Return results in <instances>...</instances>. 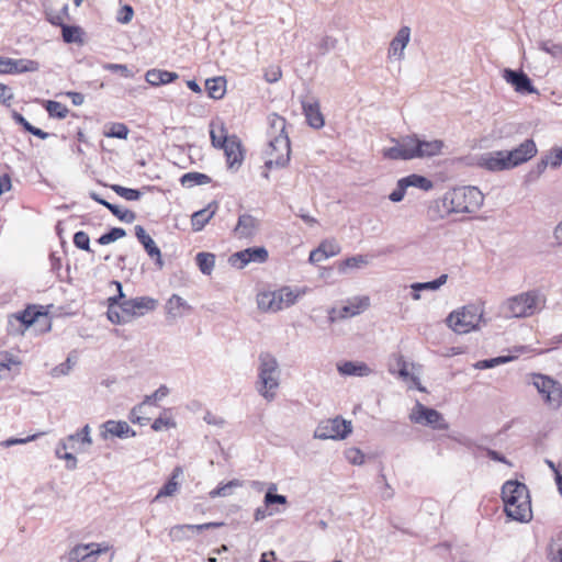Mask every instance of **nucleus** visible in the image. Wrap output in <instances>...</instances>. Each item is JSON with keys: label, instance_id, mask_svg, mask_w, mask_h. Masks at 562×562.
<instances>
[{"label": "nucleus", "instance_id": "f257e3e1", "mask_svg": "<svg viewBox=\"0 0 562 562\" xmlns=\"http://www.w3.org/2000/svg\"><path fill=\"white\" fill-rule=\"evenodd\" d=\"M484 195L476 187L456 188L445 193L435 201L432 209H436L440 217L451 213H473L483 204Z\"/></svg>", "mask_w": 562, "mask_h": 562}, {"label": "nucleus", "instance_id": "f03ea898", "mask_svg": "<svg viewBox=\"0 0 562 562\" xmlns=\"http://www.w3.org/2000/svg\"><path fill=\"white\" fill-rule=\"evenodd\" d=\"M502 498L508 517L517 521L531 518V504L528 488L518 481H507L502 487Z\"/></svg>", "mask_w": 562, "mask_h": 562}, {"label": "nucleus", "instance_id": "7ed1b4c3", "mask_svg": "<svg viewBox=\"0 0 562 562\" xmlns=\"http://www.w3.org/2000/svg\"><path fill=\"white\" fill-rule=\"evenodd\" d=\"M257 371L256 390L267 402H272L277 397L281 376L277 358L268 351L260 352Z\"/></svg>", "mask_w": 562, "mask_h": 562}, {"label": "nucleus", "instance_id": "20e7f679", "mask_svg": "<svg viewBox=\"0 0 562 562\" xmlns=\"http://www.w3.org/2000/svg\"><path fill=\"white\" fill-rule=\"evenodd\" d=\"M544 305V295L539 290H529L508 297L502 308L508 318H527L541 312Z\"/></svg>", "mask_w": 562, "mask_h": 562}, {"label": "nucleus", "instance_id": "39448f33", "mask_svg": "<svg viewBox=\"0 0 562 562\" xmlns=\"http://www.w3.org/2000/svg\"><path fill=\"white\" fill-rule=\"evenodd\" d=\"M305 290L282 286L276 291H263L257 294V306L261 312L277 313L296 303Z\"/></svg>", "mask_w": 562, "mask_h": 562}, {"label": "nucleus", "instance_id": "423d86ee", "mask_svg": "<svg viewBox=\"0 0 562 562\" xmlns=\"http://www.w3.org/2000/svg\"><path fill=\"white\" fill-rule=\"evenodd\" d=\"M484 310L479 304H468L452 311L446 322L448 327L456 334H468L480 328L483 321Z\"/></svg>", "mask_w": 562, "mask_h": 562}, {"label": "nucleus", "instance_id": "0eeeda50", "mask_svg": "<svg viewBox=\"0 0 562 562\" xmlns=\"http://www.w3.org/2000/svg\"><path fill=\"white\" fill-rule=\"evenodd\" d=\"M290 139L288 134L274 135L269 138L268 147L265 150V166L268 169L273 167L283 168L290 161Z\"/></svg>", "mask_w": 562, "mask_h": 562}, {"label": "nucleus", "instance_id": "6e6552de", "mask_svg": "<svg viewBox=\"0 0 562 562\" xmlns=\"http://www.w3.org/2000/svg\"><path fill=\"white\" fill-rule=\"evenodd\" d=\"M531 383L550 408L558 409L562 405V386L558 381L541 373H532Z\"/></svg>", "mask_w": 562, "mask_h": 562}, {"label": "nucleus", "instance_id": "1a4fd4ad", "mask_svg": "<svg viewBox=\"0 0 562 562\" xmlns=\"http://www.w3.org/2000/svg\"><path fill=\"white\" fill-rule=\"evenodd\" d=\"M111 548L106 542L76 544L61 558V562H97L98 558Z\"/></svg>", "mask_w": 562, "mask_h": 562}, {"label": "nucleus", "instance_id": "9d476101", "mask_svg": "<svg viewBox=\"0 0 562 562\" xmlns=\"http://www.w3.org/2000/svg\"><path fill=\"white\" fill-rule=\"evenodd\" d=\"M352 431L351 422L335 417L318 424L314 437L317 439H345Z\"/></svg>", "mask_w": 562, "mask_h": 562}, {"label": "nucleus", "instance_id": "9b49d317", "mask_svg": "<svg viewBox=\"0 0 562 562\" xmlns=\"http://www.w3.org/2000/svg\"><path fill=\"white\" fill-rule=\"evenodd\" d=\"M369 306V296L362 295L349 297L340 308L331 307L328 311V321L333 324L338 321L355 317L367 311Z\"/></svg>", "mask_w": 562, "mask_h": 562}, {"label": "nucleus", "instance_id": "f8f14e48", "mask_svg": "<svg viewBox=\"0 0 562 562\" xmlns=\"http://www.w3.org/2000/svg\"><path fill=\"white\" fill-rule=\"evenodd\" d=\"M409 419L414 424L430 426L434 429L446 430L449 427L441 413L423 405L420 402H416L412 408Z\"/></svg>", "mask_w": 562, "mask_h": 562}, {"label": "nucleus", "instance_id": "ddd939ff", "mask_svg": "<svg viewBox=\"0 0 562 562\" xmlns=\"http://www.w3.org/2000/svg\"><path fill=\"white\" fill-rule=\"evenodd\" d=\"M269 252L263 246L249 247L236 251L228 257V263L236 269H244L249 263H263L268 260Z\"/></svg>", "mask_w": 562, "mask_h": 562}, {"label": "nucleus", "instance_id": "4468645a", "mask_svg": "<svg viewBox=\"0 0 562 562\" xmlns=\"http://www.w3.org/2000/svg\"><path fill=\"white\" fill-rule=\"evenodd\" d=\"M391 142L394 144L393 146L382 149V155L384 158L391 160L415 159L413 135H407L400 139L392 138Z\"/></svg>", "mask_w": 562, "mask_h": 562}, {"label": "nucleus", "instance_id": "2eb2a0df", "mask_svg": "<svg viewBox=\"0 0 562 562\" xmlns=\"http://www.w3.org/2000/svg\"><path fill=\"white\" fill-rule=\"evenodd\" d=\"M510 169L527 162L537 155V146L532 139H525L512 150H504Z\"/></svg>", "mask_w": 562, "mask_h": 562}, {"label": "nucleus", "instance_id": "dca6fc26", "mask_svg": "<svg viewBox=\"0 0 562 562\" xmlns=\"http://www.w3.org/2000/svg\"><path fill=\"white\" fill-rule=\"evenodd\" d=\"M99 429V436L103 440H108L114 437L120 439H126L136 436L135 430L132 429L128 426V424L124 420H106L100 425Z\"/></svg>", "mask_w": 562, "mask_h": 562}, {"label": "nucleus", "instance_id": "f3484780", "mask_svg": "<svg viewBox=\"0 0 562 562\" xmlns=\"http://www.w3.org/2000/svg\"><path fill=\"white\" fill-rule=\"evenodd\" d=\"M157 300L149 296H139L131 300H125L119 307L125 311L131 318L143 316L146 312L154 311L157 307Z\"/></svg>", "mask_w": 562, "mask_h": 562}, {"label": "nucleus", "instance_id": "a211bd4d", "mask_svg": "<svg viewBox=\"0 0 562 562\" xmlns=\"http://www.w3.org/2000/svg\"><path fill=\"white\" fill-rule=\"evenodd\" d=\"M504 150L484 153L476 159V165L488 171L497 172L509 170V164Z\"/></svg>", "mask_w": 562, "mask_h": 562}, {"label": "nucleus", "instance_id": "6ab92c4d", "mask_svg": "<svg viewBox=\"0 0 562 562\" xmlns=\"http://www.w3.org/2000/svg\"><path fill=\"white\" fill-rule=\"evenodd\" d=\"M40 69V64L36 60L20 58L0 57V74H23L34 72Z\"/></svg>", "mask_w": 562, "mask_h": 562}, {"label": "nucleus", "instance_id": "aec40b11", "mask_svg": "<svg viewBox=\"0 0 562 562\" xmlns=\"http://www.w3.org/2000/svg\"><path fill=\"white\" fill-rule=\"evenodd\" d=\"M260 228V221L249 213H243L238 216L237 224L234 227V235L238 239H252Z\"/></svg>", "mask_w": 562, "mask_h": 562}, {"label": "nucleus", "instance_id": "412c9836", "mask_svg": "<svg viewBox=\"0 0 562 562\" xmlns=\"http://www.w3.org/2000/svg\"><path fill=\"white\" fill-rule=\"evenodd\" d=\"M503 78L512 85L518 93H538L529 77L519 70L506 68L503 70Z\"/></svg>", "mask_w": 562, "mask_h": 562}, {"label": "nucleus", "instance_id": "4be33fe9", "mask_svg": "<svg viewBox=\"0 0 562 562\" xmlns=\"http://www.w3.org/2000/svg\"><path fill=\"white\" fill-rule=\"evenodd\" d=\"M411 40V29L408 26H402L394 38L390 43L387 57L396 60H403L405 57V48Z\"/></svg>", "mask_w": 562, "mask_h": 562}, {"label": "nucleus", "instance_id": "5701e85b", "mask_svg": "<svg viewBox=\"0 0 562 562\" xmlns=\"http://www.w3.org/2000/svg\"><path fill=\"white\" fill-rule=\"evenodd\" d=\"M414 136V156L415 158H430L441 153L443 142L440 139L424 140Z\"/></svg>", "mask_w": 562, "mask_h": 562}, {"label": "nucleus", "instance_id": "b1692460", "mask_svg": "<svg viewBox=\"0 0 562 562\" xmlns=\"http://www.w3.org/2000/svg\"><path fill=\"white\" fill-rule=\"evenodd\" d=\"M166 315L170 319H178L192 311V306L180 295L172 294L165 306Z\"/></svg>", "mask_w": 562, "mask_h": 562}, {"label": "nucleus", "instance_id": "393cba45", "mask_svg": "<svg viewBox=\"0 0 562 562\" xmlns=\"http://www.w3.org/2000/svg\"><path fill=\"white\" fill-rule=\"evenodd\" d=\"M113 283L117 288L119 295L109 299L108 318L113 324H126L132 319L131 316L125 311H122L120 307L116 308L114 306L115 304H117L119 300L124 297L122 284L119 281H114Z\"/></svg>", "mask_w": 562, "mask_h": 562}, {"label": "nucleus", "instance_id": "a878e982", "mask_svg": "<svg viewBox=\"0 0 562 562\" xmlns=\"http://www.w3.org/2000/svg\"><path fill=\"white\" fill-rule=\"evenodd\" d=\"M135 235L139 243L144 246L147 255L150 258H155L157 266L162 268L164 261L161 259L160 249L157 247L154 239L146 233L144 227L140 225L135 226Z\"/></svg>", "mask_w": 562, "mask_h": 562}, {"label": "nucleus", "instance_id": "bb28decb", "mask_svg": "<svg viewBox=\"0 0 562 562\" xmlns=\"http://www.w3.org/2000/svg\"><path fill=\"white\" fill-rule=\"evenodd\" d=\"M218 210V203L213 201L204 209L196 211L191 216V225L194 232L202 231L205 225L212 220Z\"/></svg>", "mask_w": 562, "mask_h": 562}, {"label": "nucleus", "instance_id": "cd10ccee", "mask_svg": "<svg viewBox=\"0 0 562 562\" xmlns=\"http://www.w3.org/2000/svg\"><path fill=\"white\" fill-rule=\"evenodd\" d=\"M226 156L228 168L233 169L240 166L243 161L241 145L237 136H231V140L221 147Z\"/></svg>", "mask_w": 562, "mask_h": 562}, {"label": "nucleus", "instance_id": "c85d7f7f", "mask_svg": "<svg viewBox=\"0 0 562 562\" xmlns=\"http://www.w3.org/2000/svg\"><path fill=\"white\" fill-rule=\"evenodd\" d=\"M337 371L345 376H369L373 370L362 361H345L337 364Z\"/></svg>", "mask_w": 562, "mask_h": 562}, {"label": "nucleus", "instance_id": "c756f323", "mask_svg": "<svg viewBox=\"0 0 562 562\" xmlns=\"http://www.w3.org/2000/svg\"><path fill=\"white\" fill-rule=\"evenodd\" d=\"M21 361L5 352L0 360V380H12L20 374Z\"/></svg>", "mask_w": 562, "mask_h": 562}, {"label": "nucleus", "instance_id": "7c9ffc66", "mask_svg": "<svg viewBox=\"0 0 562 562\" xmlns=\"http://www.w3.org/2000/svg\"><path fill=\"white\" fill-rule=\"evenodd\" d=\"M61 441H66L70 449H76L75 443H79L78 451H86V448L92 445L91 428L87 424L75 434L68 435Z\"/></svg>", "mask_w": 562, "mask_h": 562}, {"label": "nucleus", "instance_id": "2f4dec72", "mask_svg": "<svg viewBox=\"0 0 562 562\" xmlns=\"http://www.w3.org/2000/svg\"><path fill=\"white\" fill-rule=\"evenodd\" d=\"M370 263L369 256L367 255H356L346 258L345 260L338 262V272L340 274H347L350 271L359 270L366 268Z\"/></svg>", "mask_w": 562, "mask_h": 562}, {"label": "nucleus", "instance_id": "473e14b6", "mask_svg": "<svg viewBox=\"0 0 562 562\" xmlns=\"http://www.w3.org/2000/svg\"><path fill=\"white\" fill-rule=\"evenodd\" d=\"M183 474V470L181 467H176L172 470L170 479L167 483L159 490L154 501H158L161 497L173 496L179 490V480Z\"/></svg>", "mask_w": 562, "mask_h": 562}, {"label": "nucleus", "instance_id": "72a5a7b5", "mask_svg": "<svg viewBox=\"0 0 562 562\" xmlns=\"http://www.w3.org/2000/svg\"><path fill=\"white\" fill-rule=\"evenodd\" d=\"M527 350H528V348L526 346H519L514 349L515 355L501 356V357H496V358H492V359L481 360V361H477L474 364V367L480 370L494 368L496 366L504 364V363H507L509 361L517 359L519 355L526 352Z\"/></svg>", "mask_w": 562, "mask_h": 562}, {"label": "nucleus", "instance_id": "f704fd0d", "mask_svg": "<svg viewBox=\"0 0 562 562\" xmlns=\"http://www.w3.org/2000/svg\"><path fill=\"white\" fill-rule=\"evenodd\" d=\"M210 136H211V143L215 148H221L227 142L231 140V136L227 135V130L225 127V124L220 120L211 122Z\"/></svg>", "mask_w": 562, "mask_h": 562}, {"label": "nucleus", "instance_id": "c9c22d12", "mask_svg": "<svg viewBox=\"0 0 562 562\" xmlns=\"http://www.w3.org/2000/svg\"><path fill=\"white\" fill-rule=\"evenodd\" d=\"M178 78V74L160 69H150L146 72L145 79L150 86L170 83Z\"/></svg>", "mask_w": 562, "mask_h": 562}, {"label": "nucleus", "instance_id": "e433bc0d", "mask_svg": "<svg viewBox=\"0 0 562 562\" xmlns=\"http://www.w3.org/2000/svg\"><path fill=\"white\" fill-rule=\"evenodd\" d=\"M303 111L310 126L321 128L324 126V117L319 111L318 103H303Z\"/></svg>", "mask_w": 562, "mask_h": 562}, {"label": "nucleus", "instance_id": "4c0bfd02", "mask_svg": "<svg viewBox=\"0 0 562 562\" xmlns=\"http://www.w3.org/2000/svg\"><path fill=\"white\" fill-rule=\"evenodd\" d=\"M205 89L210 98L220 100L226 92V80L223 77H215L205 81Z\"/></svg>", "mask_w": 562, "mask_h": 562}, {"label": "nucleus", "instance_id": "58836bf2", "mask_svg": "<svg viewBox=\"0 0 562 562\" xmlns=\"http://www.w3.org/2000/svg\"><path fill=\"white\" fill-rule=\"evenodd\" d=\"M401 181L406 187V189L414 187V188H418L424 191H429L434 187V183L431 180H429L428 178H426L424 176L416 175V173L403 177V178H401Z\"/></svg>", "mask_w": 562, "mask_h": 562}, {"label": "nucleus", "instance_id": "ea45409f", "mask_svg": "<svg viewBox=\"0 0 562 562\" xmlns=\"http://www.w3.org/2000/svg\"><path fill=\"white\" fill-rule=\"evenodd\" d=\"M195 262L203 274L210 276L215 267V255L204 251L198 252L195 256Z\"/></svg>", "mask_w": 562, "mask_h": 562}, {"label": "nucleus", "instance_id": "a19ab883", "mask_svg": "<svg viewBox=\"0 0 562 562\" xmlns=\"http://www.w3.org/2000/svg\"><path fill=\"white\" fill-rule=\"evenodd\" d=\"M42 314L40 312H34L30 307L13 314V324L18 323L20 327H23L24 330L27 329L31 325H33L38 316Z\"/></svg>", "mask_w": 562, "mask_h": 562}, {"label": "nucleus", "instance_id": "79ce46f5", "mask_svg": "<svg viewBox=\"0 0 562 562\" xmlns=\"http://www.w3.org/2000/svg\"><path fill=\"white\" fill-rule=\"evenodd\" d=\"M180 182L183 187L192 188L194 186L210 183L211 178L207 175L201 172H188L181 177Z\"/></svg>", "mask_w": 562, "mask_h": 562}, {"label": "nucleus", "instance_id": "37998d69", "mask_svg": "<svg viewBox=\"0 0 562 562\" xmlns=\"http://www.w3.org/2000/svg\"><path fill=\"white\" fill-rule=\"evenodd\" d=\"M268 122H269V130H268L269 138H272V136H274V135L286 134V132H285L286 121L284 117L280 116L276 113H272L268 116Z\"/></svg>", "mask_w": 562, "mask_h": 562}, {"label": "nucleus", "instance_id": "c03bdc74", "mask_svg": "<svg viewBox=\"0 0 562 562\" xmlns=\"http://www.w3.org/2000/svg\"><path fill=\"white\" fill-rule=\"evenodd\" d=\"M548 557L551 562H562V531L552 538L548 548Z\"/></svg>", "mask_w": 562, "mask_h": 562}, {"label": "nucleus", "instance_id": "a18cd8bd", "mask_svg": "<svg viewBox=\"0 0 562 562\" xmlns=\"http://www.w3.org/2000/svg\"><path fill=\"white\" fill-rule=\"evenodd\" d=\"M130 130L124 123H111L103 132L105 137L126 139Z\"/></svg>", "mask_w": 562, "mask_h": 562}, {"label": "nucleus", "instance_id": "49530a36", "mask_svg": "<svg viewBox=\"0 0 562 562\" xmlns=\"http://www.w3.org/2000/svg\"><path fill=\"white\" fill-rule=\"evenodd\" d=\"M448 276L441 274L439 278L428 282H416L411 285L413 291H437L447 282Z\"/></svg>", "mask_w": 562, "mask_h": 562}, {"label": "nucleus", "instance_id": "de8ad7c7", "mask_svg": "<svg viewBox=\"0 0 562 562\" xmlns=\"http://www.w3.org/2000/svg\"><path fill=\"white\" fill-rule=\"evenodd\" d=\"M60 447L64 450L70 449L69 445L66 441H59L56 447V450H55L56 457L58 459H63V460L67 461V464H66L67 469L75 470L77 468V458L72 453L67 452V451H65L64 453H60Z\"/></svg>", "mask_w": 562, "mask_h": 562}, {"label": "nucleus", "instance_id": "09e8293b", "mask_svg": "<svg viewBox=\"0 0 562 562\" xmlns=\"http://www.w3.org/2000/svg\"><path fill=\"white\" fill-rule=\"evenodd\" d=\"M241 485L243 484L239 480H232L228 483L220 485L216 488L212 490L210 492V496L212 498L228 496L233 493V488L240 487Z\"/></svg>", "mask_w": 562, "mask_h": 562}, {"label": "nucleus", "instance_id": "8fccbe9b", "mask_svg": "<svg viewBox=\"0 0 562 562\" xmlns=\"http://www.w3.org/2000/svg\"><path fill=\"white\" fill-rule=\"evenodd\" d=\"M45 109L49 116L65 119L68 115V109L60 102L48 100L45 102Z\"/></svg>", "mask_w": 562, "mask_h": 562}, {"label": "nucleus", "instance_id": "3c124183", "mask_svg": "<svg viewBox=\"0 0 562 562\" xmlns=\"http://www.w3.org/2000/svg\"><path fill=\"white\" fill-rule=\"evenodd\" d=\"M106 209L122 222L130 224V223H133L136 218V215L134 212H132L127 209H121L119 205L110 203V204H106Z\"/></svg>", "mask_w": 562, "mask_h": 562}, {"label": "nucleus", "instance_id": "603ef678", "mask_svg": "<svg viewBox=\"0 0 562 562\" xmlns=\"http://www.w3.org/2000/svg\"><path fill=\"white\" fill-rule=\"evenodd\" d=\"M111 188L117 195L127 201H136L142 196V192L136 189L125 188L120 184H113Z\"/></svg>", "mask_w": 562, "mask_h": 562}, {"label": "nucleus", "instance_id": "864d4df0", "mask_svg": "<svg viewBox=\"0 0 562 562\" xmlns=\"http://www.w3.org/2000/svg\"><path fill=\"white\" fill-rule=\"evenodd\" d=\"M277 490V485L274 483H271L268 487V491L265 495V505L268 507V506H271L273 504H280V505H284L286 504V497L284 495H280V494H274L273 492Z\"/></svg>", "mask_w": 562, "mask_h": 562}, {"label": "nucleus", "instance_id": "5fc2aeb1", "mask_svg": "<svg viewBox=\"0 0 562 562\" xmlns=\"http://www.w3.org/2000/svg\"><path fill=\"white\" fill-rule=\"evenodd\" d=\"M126 232L121 227H114L110 232L101 235L98 239L100 245H108L110 243L116 241L117 239L124 237Z\"/></svg>", "mask_w": 562, "mask_h": 562}, {"label": "nucleus", "instance_id": "6e6d98bb", "mask_svg": "<svg viewBox=\"0 0 562 562\" xmlns=\"http://www.w3.org/2000/svg\"><path fill=\"white\" fill-rule=\"evenodd\" d=\"M397 364L400 366L398 375L402 379H404V380L411 379L412 382L416 385V387L419 391H425V389L420 385L419 379L415 375L409 374L408 369H407V363L405 362V360L402 356H400L397 358Z\"/></svg>", "mask_w": 562, "mask_h": 562}, {"label": "nucleus", "instance_id": "4d7b16f0", "mask_svg": "<svg viewBox=\"0 0 562 562\" xmlns=\"http://www.w3.org/2000/svg\"><path fill=\"white\" fill-rule=\"evenodd\" d=\"M541 159L547 162V166H550L552 168H558L562 164V148L561 147H554L552 148L546 156H543Z\"/></svg>", "mask_w": 562, "mask_h": 562}, {"label": "nucleus", "instance_id": "13d9d810", "mask_svg": "<svg viewBox=\"0 0 562 562\" xmlns=\"http://www.w3.org/2000/svg\"><path fill=\"white\" fill-rule=\"evenodd\" d=\"M169 394V389L165 384L160 385L153 394L146 395L143 400L144 405H154L164 400Z\"/></svg>", "mask_w": 562, "mask_h": 562}, {"label": "nucleus", "instance_id": "bf43d9fd", "mask_svg": "<svg viewBox=\"0 0 562 562\" xmlns=\"http://www.w3.org/2000/svg\"><path fill=\"white\" fill-rule=\"evenodd\" d=\"M63 40L66 43H77L81 42L80 38V27L78 26H70V25H63Z\"/></svg>", "mask_w": 562, "mask_h": 562}, {"label": "nucleus", "instance_id": "052dcab7", "mask_svg": "<svg viewBox=\"0 0 562 562\" xmlns=\"http://www.w3.org/2000/svg\"><path fill=\"white\" fill-rule=\"evenodd\" d=\"M539 48L553 57H562V44L542 41L539 43Z\"/></svg>", "mask_w": 562, "mask_h": 562}, {"label": "nucleus", "instance_id": "680f3d73", "mask_svg": "<svg viewBox=\"0 0 562 562\" xmlns=\"http://www.w3.org/2000/svg\"><path fill=\"white\" fill-rule=\"evenodd\" d=\"M323 254H326V257H334L340 252V246L334 239H327L321 243L319 245Z\"/></svg>", "mask_w": 562, "mask_h": 562}, {"label": "nucleus", "instance_id": "e2e57ef3", "mask_svg": "<svg viewBox=\"0 0 562 562\" xmlns=\"http://www.w3.org/2000/svg\"><path fill=\"white\" fill-rule=\"evenodd\" d=\"M102 67L105 70H109V71H112V72H119L121 76H123L125 78H132L133 77V72L128 69V67L126 65H123V64L105 63V64H103Z\"/></svg>", "mask_w": 562, "mask_h": 562}, {"label": "nucleus", "instance_id": "0e129e2a", "mask_svg": "<svg viewBox=\"0 0 562 562\" xmlns=\"http://www.w3.org/2000/svg\"><path fill=\"white\" fill-rule=\"evenodd\" d=\"M175 427H176V422L170 417H164V416H159L151 424V428L155 431H160L162 429H169V428H175Z\"/></svg>", "mask_w": 562, "mask_h": 562}, {"label": "nucleus", "instance_id": "69168bd1", "mask_svg": "<svg viewBox=\"0 0 562 562\" xmlns=\"http://www.w3.org/2000/svg\"><path fill=\"white\" fill-rule=\"evenodd\" d=\"M345 456L351 464L360 465L364 462V454L358 448H349Z\"/></svg>", "mask_w": 562, "mask_h": 562}, {"label": "nucleus", "instance_id": "338daca9", "mask_svg": "<svg viewBox=\"0 0 562 562\" xmlns=\"http://www.w3.org/2000/svg\"><path fill=\"white\" fill-rule=\"evenodd\" d=\"M74 244L79 249L90 251V238L88 234L82 231L75 234Z\"/></svg>", "mask_w": 562, "mask_h": 562}, {"label": "nucleus", "instance_id": "774afa93", "mask_svg": "<svg viewBox=\"0 0 562 562\" xmlns=\"http://www.w3.org/2000/svg\"><path fill=\"white\" fill-rule=\"evenodd\" d=\"M282 77V70L280 66L272 65L265 69V79L269 83H274Z\"/></svg>", "mask_w": 562, "mask_h": 562}]
</instances>
